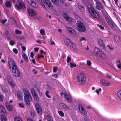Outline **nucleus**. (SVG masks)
<instances>
[{
  "instance_id": "obj_1",
  "label": "nucleus",
  "mask_w": 121,
  "mask_h": 121,
  "mask_svg": "<svg viewBox=\"0 0 121 121\" xmlns=\"http://www.w3.org/2000/svg\"><path fill=\"white\" fill-rule=\"evenodd\" d=\"M8 60L9 67L12 73L15 77H19L20 72L15 62L11 58H8Z\"/></svg>"
},
{
  "instance_id": "obj_2",
  "label": "nucleus",
  "mask_w": 121,
  "mask_h": 121,
  "mask_svg": "<svg viewBox=\"0 0 121 121\" xmlns=\"http://www.w3.org/2000/svg\"><path fill=\"white\" fill-rule=\"evenodd\" d=\"M24 94V101L26 105L30 106V102L32 101V98L29 91L26 89H24L23 90Z\"/></svg>"
},
{
  "instance_id": "obj_3",
  "label": "nucleus",
  "mask_w": 121,
  "mask_h": 121,
  "mask_svg": "<svg viewBox=\"0 0 121 121\" xmlns=\"http://www.w3.org/2000/svg\"><path fill=\"white\" fill-rule=\"evenodd\" d=\"M88 9L91 15L94 17L96 19H99V16L97 13L96 10L91 4H88L87 5Z\"/></svg>"
},
{
  "instance_id": "obj_4",
  "label": "nucleus",
  "mask_w": 121,
  "mask_h": 121,
  "mask_svg": "<svg viewBox=\"0 0 121 121\" xmlns=\"http://www.w3.org/2000/svg\"><path fill=\"white\" fill-rule=\"evenodd\" d=\"M103 15L104 18L109 25L113 30H114V28H116L117 26L114 23L108 15L104 14H103Z\"/></svg>"
},
{
  "instance_id": "obj_5",
  "label": "nucleus",
  "mask_w": 121,
  "mask_h": 121,
  "mask_svg": "<svg viewBox=\"0 0 121 121\" xmlns=\"http://www.w3.org/2000/svg\"><path fill=\"white\" fill-rule=\"evenodd\" d=\"M76 26L77 30L80 32H84L86 30V28L85 25L80 21H77Z\"/></svg>"
},
{
  "instance_id": "obj_6",
  "label": "nucleus",
  "mask_w": 121,
  "mask_h": 121,
  "mask_svg": "<svg viewBox=\"0 0 121 121\" xmlns=\"http://www.w3.org/2000/svg\"><path fill=\"white\" fill-rule=\"evenodd\" d=\"M77 79L80 85L84 84L86 82V77L83 73H80L77 76Z\"/></svg>"
},
{
  "instance_id": "obj_7",
  "label": "nucleus",
  "mask_w": 121,
  "mask_h": 121,
  "mask_svg": "<svg viewBox=\"0 0 121 121\" xmlns=\"http://www.w3.org/2000/svg\"><path fill=\"white\" fill-rule=\"evenodd\" d=\"M31 91L32 95L35 100L37 102H39V101L38 96L36 92L33 88H31Z\"/></svg>"
},
{
  "instance_id": "obj_8",
  "label": "nucleus",
  "mask_w": 121,
  "mask_h": 121,
  "mask_svg": "<svg viewBox=\"0 0 121 121\" xmlns=\"http://www.w3.org/2000/svg\"><path fill=\"white\" fill-rule=\"evenodd\" d=\"M26 0L32 7L35 9L38 7V4L34 0Z\"/></svg>"
},
{
  "instance_id": "obj_9",
  "label": "nucleus",
  "mask_w": 121,
  "mask_h": 121,
  "mask_svg": "<svg viewBox=\"0 0 121 121\" xmlns=\"http://www.w3.org/2000/svg\"><path fill=\"white\" fill-rule=\"evenodd\" d=\"M27 11L28 14L31 17L35 16L37 14L36 12L33 9L31 8H28Z\"/></svg>"
},
{
  "instance_id": "obj_10",
  "label": "nucleus",
  "mask_w": 121,
  "mask_h": 121,
  "mask_svg": "<svg viewBox=\"0 0 121 121\" xmlns=\"http://www.w3.org/2000/svg\"><path fill=\"white\" fill-rule=\"evenodd\" d=\"M36 109L37 112L39 115H41L42 113V110L39 104L36 103L35 104Z\"/></svg>"
},
{
  "instance_id": "obj_11",
  "label": "nucleus",
  "mask_w": 121,
  "mask_h": 121,
  "mask_svg": "<svg viewBox=\"0 0 121 121\" xmlns=\"http://www.w3.org/2000/svg\"><path fill=\"white\" fill-rule=\"evenodd\" d=\"M15 7L17 9H22L23 10H24L26 9V7L24 4L20 1L19 2V5H18L17 4L15 5Z\"/></svg>"
},
{
  "instance_id": "obj_12",
  "label": "nucleus",
  "mask_w": 121,
  "mask_h": 121,
  "mask_svg": "<svg viewBox=\"0 0 121 121\" xmlns=\"http://www.w3.org/2000/svg\"><path fill=\"white\" fill-rule=\"evenodd\" d=\"M78 108L80 111H81V113H82L84 115L86 116L87 113L86 111L84 109L82 105H78Z\"/></svg>"
},
{
  "instance_id": "obj_13",
  "label": "nucleus",
  "mask_w": 121,
  "mask_h": 121,
  "mask_svg": "<svg viewBox=\"0 0 121 121\" xmlns=\"http://www.w3.org/2000/svg\"><path fill=\"white\" fill-rule=\"evenodd\" d=\"M8 83L10 86L12 88H14L15 86V83L13 81V79L11 78H9L7 79Z\"/></svg>"
},
{
  "instance_id": "obj_14",
  "label": "nucleus",
  "mask_w": 121,
  "mask_h": 121,
  "mask_svg": "<svg viewBox=\"0 0 121 121\" xmlns=\"http://www.w3.org/2000/svg\"><path fill=\"white\" fill-rule=\"evenodd\" d=\"M97 40L99 45L101 48L103 49H105V47L103 40L100 39H98Z\"/></svg>"
},
{
  "instance_id": "obj_15",
  "label": "nucleus",
  "mask_w": 121,
  "mask_h": 121,
  "mask_svg": "<svg viewBox=\"0 0 121 121\" xmlns=\"http://www.w3.org/2000/svg\"><path fill=\"white\" fill-rule=\"evenodd\" d=\"M0 113L1 115H5L6 114L5 110L2 105H0Z\"/></svg>"
},
{
  "instance_id": "obj_16",
  "label": "nucleus",
  "mask_w": 121,
  "mask_h": 121,
  "mask_svg": "<svg viewBox=\"0 0 121 121\" xmlns=\"http://www.w3.org/2000/svg\"><path fill=\"white\" fill-rule=\"evenodd\" d=\"M72 42L69 39H66L65 40V43L67 47H71V44Z\"/></svg>"
},
{
  "instance_id": "obj_17",
  "label": "nucleus",
  "mask_w": 121,
  "mask_h": 121,
  "mask_svg": "<svg viewBox=\"0 0 121 121\" xmlns=\"http://www.w3.org/2000/svg\"><path fill=\"white\" fill-rule=\"evenodd\" d=\"M46 4L49 9H52L53 8V5L51 2L49 0H46Z\"/></svg>"
},
{
  "instance_id": "obj_18",
  "label": "nucleus",
  "mask_w": 121,
  "mask_h": 121,
  "mask_svg": "<svg viewBox=\"0 0 121 121\" xmlns=\"http://www.w3.org/2000/svg\"><path fill=\"white\" fill-rule=\"evenodd\" d=\"M100 82L102 85L104 86H109L110 85V83L104 79L100 80Z\"/></svg>"
},
{
  "instance_id": "obj_19",
  "label": "nucleus",
  "mask_w": 121,
  "mask_h": 121,
  "mask_svg": "<svg viewBox=\"0 0 121 121\" xmlns=\"http://www.w3.org/2000/svg\"><path fill=\"white\" fill-rule=\"evenodd\" d=\"M64 96L65 99L68 102L70 103L71 102V98L68 94H65L64 95Z\"/></svg>"
},
{
  "instance_id": "obj_20",
  "label": "nucleus",
  "mask_w": 121,
  "mask_h": 121,
  "mask_svg": "<svg viewBox=\"0 0 121 121\" xmlns=\"http://www.w3.org/2000/svg\"><path fill=\"white\" fill-rule=\"evenodd\" d=\"M95 4L96 5V8L99 10H100L101 9H102L104 8L102 4L100 3H96Z\"/></svg>"
},
{
  "instance_id": "obj_21",
  "label": "nucleus",
  "mask_w": 121,
  "mask_h": 121,
  "mask_svg": "<svg viewBox=\"0 0 121 121\" xmlns=\"http://www.w3.org/2000/svg\"><path fill=\"white\" fill-rule=\"evenodd\" d=\"M98 55L100 58L102 59H105L106 57V56L101 50V51H100V52H99Z\"/></svg>"
},
{
  "instance_id": "obj_22",
  "label": "nucleus",
  "mask_w": 121,
  "mask_h": 121,
  "mask_svg": "<svg viewBox=\"0 0 121 121\" xmlns=\"http://www.w3.org/2000/svg\"><path fill=\"white\" fill-rule=\"evenodd\" d=\"M17 96L18 99L20 100L22 99V94L20 92L18 91L17 92Z\"/></svg>"
},
{
  "instance_id": "obj_23",
  "label": "nucleus",
  "mask_w": 121,
  "mask_h": 121,
  "mask_svg": "<svg viewBox=\"0 0 121 121\" xmlns=\"http://www.w3.org/2000/svg\"><path fill=\"white\" fill-rule=\"evenodd\" d=\"M1 88L3 92L4 93H6L8 91V89L5 85H2Z\"/></svg>"
},
{
  "instance_id": "obj_24",
  "label": "nucleus",
  "mask_w": 121,
  "mask_h": 121,
  "mask_svg": "<svg viewBox=\"0 0 121 121\" xmlns=\"http://www.w3.org/2000/svg\"><path fill=\"white\" fill-rule=\"evenodd\" d=\"M66 29L67 31H69V32L71 34H73V29L70 27L66 26Z\"/></svg>"
},
{
  "instance_id": "obj_25",
  "label": "nucleus",
  "mask_w": 121,
  "mask_h": 121,
  "mask_svg": "<svg viewBox=\"0 0 121 121\" xmlns=\"http://www.w3.org/2000/svg\"><path fill=\"white\" fill-rule=\"evenodd\" d=\"M71 47L68 48H70L71 50L74 51L76 49L75 47L74 44V43L73 42H71Z\"/></svg>"
},
{
  "instance_id": "obj_26",
  "label": "nucleus",
  "mask_w": 121,
  "mask_h": 121,
  "mask_svg": "<svg viewBox=\"0 0 121 121\" xmlns=\"http://www.w3.org/2000/svg\"><path fill=\"white\" fill-rule=\"evenodd\" d=\"M6 107L7 109L9 111H11L13 109V107L12 105L9 104H6Z\"/></svg>"
},
{
  "instance_id": "obj_27",
  "label": "nucleus",
  "mask_w": 121,
  "mask_h": 121,
  "mask_svg": "<svg viewBox=\"0 0 121 121\" xmlns=\"http://www.w3.org/2000/svg\"><path fill=\"white\" fill-rule=\"evenodd\" d=\"M101 50L98 48H94V51L95 53L96 54H98L99 52L101 51Z\"/></svg>"
},
{
  "instance_id": "obj_28",
  "label": "nucleus",
  "mask_w": 121,
  "mask_h": 121,
  "mask_svg": "<svg viewBox=\"0 0 121 121\" xmlns=\"http://www.w3.org/2000/svg\"><path fill=\"white\" fill-rule=\"evenodd\" d=\"M5 115H2L0 117L1 121H7V119L5 117Z\"/></svg>"
},
{
  "instance_id": "obj_29",
  "label": "nucleus",
  "mask_w": 121,
  "mask_h": 121,
  "mask_svg": "<svg viewBox=\"0 0 121 121\" xmlns=\"http://www.w3.org/2000/svg\"><path fill=\"white\" fill-rule=\"evenodd\" d=\"M66 20L69 22L70 23H72V22H74L75 21L74 19H73L69 17V18H68V19Z\"/></svg>"
},
{
  "instance_id": "obj_30",
  "label": "nucleus",
  "mask_w": 121,
  "mask_h": 121,
  "mask_svg": "<svg viewBox=\"0 0 121 121\" xmlns=\"http://www.w3.org/2000/svg\"><path fill=\"white\" fill-rule=\"evenodd\" d=\"M5 6L8 7H9L11 6V3L9 1H6L5 4Z\"/></svg>"
},
{
  "instance_id": "obj_31",
  "label": "nucleus",
  "mask_w": 121,
  "mask_h": 121,
  "mask_svg": "<svg viewBox=\"0 0 121 121\" xmlns=\"http://www.w3.org/2000/svg\"><path fill=\"white\" fill-rule=\"evenodd\" d=\"M53 3L56 5H58L59 4V2L58 0H51Z\"/></svg>"
},
{
  "instance_id": "obj_32",
  "label": "nucleus",
  "mask_w": 121,
  "mask_h": 121,
  "mask_svg": "<svg viewBox=\"0 0 121 121\" xmlns=\"http://www.w3.org/2000/svg\"><path fill=\"white\" fill-rule=\"evenodd\" d=\"M23 54L22 57L24 58V60H25V61L26 62H27L28 61V58L26 56V55L23 52Z\"/></svg>"
},
{
  "instance_id": "obj_33",
  "label": "nucleus",
  "mask_w": 121,
  "mask_h": 121,
  "mask_svg": "<svg viewBox=\"0 0 121 121\" xmlns=\"http://www.w3.org/2000/svg\"><path fill=\"white\" fill-rule=\"evenodd\" d=\"M117 95L119 98L121 100V90H118Z\"/></svg>"
},
{
  "instance_id": "obj_34",
  "label": "nucleus",
  "mask_w": 121,
  "mask_h": 121,
  "mask_svg": "<svg viewBox=\"0 0 121 121\" xmlns=\"http://www.w3.org/2000/svg\"><path fill=\"white\" fill-rule=\"evenodd\" d=\"M46 118L48 121H53L52 118L49 116L47 115L46 116Z\"/></svg>"
},
{
  "instance_id": "obj_35",
  "label": "nucleus",
  "mask_w": 121,
  "mask_h": 121,
  "mask_svg": "<svg viewBox=\"0 0 121 121\" xmlns=\"http://www.w3.org/2000/svg\"><path fill=\"white\" fill-rule=\"evenodd\" d=\"M14 121H22L21 118L18 116L14 118Z\"/></svg>"
},
{
  "instance_id": "obj_36",
  "label": "nucleus",
  "mask_w": 121,
  "mask_h": 121,
  "mask_svg": "<svg viewBox=\"0 0 121 121\" xmlns=\"http://www.w3.org/2000/svg\"><path fill=\"white\" fill-rule=\"evenodd\" d=\"M64 17L67 20L69 18V17L66 13H64L63 14Z\"/></svg>"
},
{
  "instance_id": "obj_37",
  "label": "nucleus",
  "mask_w": 121,
  "mask_h": 121,
  "mask_svg": "<svg viewBox=\"0 0 121 121\" xmlns=\"http://www.w3.org/2000/svg\"><path fill=\"white\" fill-rule=\"evenodd\" d=\"M39 2L40 5L42 6L43 8L45 9V7L43 3L42 2L41 0H38Z\"/></svg>"
},
{
  "instance_id": "obj_38",
  "label": "nucleus",
  "mask_w": 121,
  "mask_h": 121,
  "mask_svg": "<svg viewBox=\"0 0 121 121\" xmlns=\"http://www.w3.org/2000/svg\"><path fill=\"white\" fill-rule=\"evenodd\" d=\"M62 108L65 111H66L69 109V108L65 104L64 105V106Z\"/></svg>"
},
{
  "instance_id": "obj_39",
  "label": "nucleus",
  "mask_w": 121,
  "mask_h": 121,
  "mask_svg": "<svg viewBox=\"0 0 121 121\" xmlns=\"http://www.w3.org/2000/svg\"><path fill=\"white\" fill-rule=\"evenodd\" d=\"M40 34L43 35L45 34V31L43 29H41L40 30Z\"/></svg>"
},
{
  "instance_id": "obj_40",
  "label": "nucleus",
  "mask_w": 121,
  "mask_h": 121,
  "mask_svg": "<svg viewBox=\"0 0 121 121\" xmlns=\"http://www.w3.org/2000/svg\"><path fill=\"white\" fill-rule=\"evenodd\" d=\"M30 114L31 116L32 117H34L35 116V113L34 111L31 112Z\"/></svg>"
},
{
  "instance_id": "obj_41",
  "label": "nucleus",
  "mask_w": 121,
  "mask_h": 121,
  "mask_svg": "<svg viewBox=\"0 0 121 121\" xmlns=\"http://www.w3.org/2000/svg\"><path fill=\"white\" fill-rule=\"evenodd\" d=\"M15 32L16 34H20L22 33L21 31L17 29H16L15 30Z\"/></svg>"
},
{
  "instance_id": "obj_42",
  "label": "nucleus",
  "mask_w": 121,
  "mask_h": 121,
  "mask_svg": "<svg viewBox=\"0 0 121 121\" xmlns=\"http://www.w3.org/2000/svg\"><path fill=\"white\" fill-rule=\"evenodd\" d=\"M18 105L20 108H24L25 107L24 104L23 103H19Z\"/></svg>"
},
{
  "instance_id": "obj_43",
  "label": "nucleus",
  "mask_w": 121,
  "mask_h": 121,
  "mask_svg": "<svg viewBox=\"0 0 121 121\" xmlns=\"http://www.w3.org/2000/svg\"><path fill=\"white\" fill-rule=\"evenodd\" d=\"M58 113L59 115L61 117H63L64 116V114L62 111H60L58 112Z\"/></svg>"
},
{
  "instance_id": "obj_44",
  "label": "nucleus",
  "mask_w": 121,
  "mask_h": 121,
  "mask_svg": "<svg viewBox=\"0 0 121 121\" xmlns=\"http://www.w3.org/2000/svg\"><path fill=\"white\" fill-rule=\"evenodd\" d=\"M101 89L100 88H99L98 90H96L95 91V92L97 93L98 95H99V91H101Z\"/></svg>"
},
{
  "instance_id": "obj_45",
  "label": "nucleus",
  "mask_w": 121,
  "mask_h": 121,
  "mask_svg": "<svg viewBox=\"0 0 121 121\" xmlns=\"http://www.w3.org/2000/svg\"><path fill=\"white\" fill-rule=\"evenodd\" d=\"M13 52L15 54H17L18 53V51L17 49L16 48H13Z\"/></svg>"
},
{
  "instance_id": "obj_46",
  "label": "nucleus",
  "mask_w": 121,
  "mask_h": 121,
  "mask_svg": "<svg viewBox=\"0 0 121 121\" xmlns=\"http://www.w3.org/2000/svg\"><path fill=\"white\" fill-rule=\"evenodd\" d=\"M70 65L71 66V68H73V67H75L76 66V65L75 64H73L72 63H70Z\"/></svg>"
},
{
  "instance_id": "obj_47",
  "label": "nucleus",
  "mask_w": 121,
  "mask_h": 121,
  "mask_svg": "<svg viewBox=\"0 0 121 121\" xmlns=\"http://www.w3.org/2000/svg\"><path fill=\"white\" fill-rule=\"evenodd\" d=\"M71 60V59L70 57L68 56L67 57V63L69 62Z\"/></svg>"
},
{
  "instance_id": "obj_48",
  "label": "nucleus",
  "mask_w": 121,
  "mask_h": 121,
  "mask_svg": "<svg viewBox=\"0 0 121 121\" xmlns=\"http://www.w3.org/2000/svg\"><path fill=\"white\" fill-rule=\"evenodd\" d=\"M58 68L56 66H54L53 68V72H55L57 70Z\"/></svg>"
},
{
  "instance_id": "obj_49",
  "label": "nucleus",
  "mask_w": 121,
  "mask_h": 121,
  "mask_svg": "<svg viewBox=\"0 0 121 121\" xmlns=\"http://www.w3.org/2000/svg\"><path fill=\"white\" fill-rule=\"evenodd\" d=\"M0 101L1 102L3 101V95L0 93Z\"/></svg>"
},
{
  "instance_id": "obj_50",
  "label": "nucleus",
  "mask_w": 121,
  "mask_h": 121,
  "mask_svg": "<svg viewBox=\"0 0 121 121\" xmlns=\"http://www.w3.org/2000/svg\"><path fill=\"white\" fill-rule=\"evenodd\" d=\"M87 64L89 66H90L91 65V63L90 61L87 60Z\"/></svg>"
},
{
  "instance_id": "obj_51",
  "label": "nucleus",
  "mask_w": 121,
  "mask_h": 121,
  "mask_svg": "<svg viewBox=\"0 0 121 121\" xmlns=\"http://www.w3.org/2000/svg\"><path fill=\"white\" fill-rule=\"evenodd\" d=\"M97 26H99V27L100 29H103L104 28V27L103 26H102L101 25L98 24Z\"/></svg>"
},
{
  "instance_id": "obj_52",
  "label": "nucleus",
  "mask_w": 121,
  "mask_h": 121,
  "mask_svg": "<svg viewBox=\"0 0 121 121\" xmlns=\"http://www.w3.org/2000/svg\"><path fill=\"white\" fill-rule=\"evenodd\" d=\"M10 43L12 46H13L15 43V42L13 40H11L10 42Z\"/></svg>"
},
{
  "instance_id": "obj_53",
  "label": "nucleus",
  "mask_w": 121,
  "mask_h": 121,
  "mask_svg": "<svg viewBox=\"0 0 121 121\" xmlns=\"http://www.w3.org/2000/svg\"><path fill=\"white\" fill-rule=\"evenodd\" d=\"M44 56L42 55H38L37 57V58L39 59L40 58H42L44 57Z\"/></svg>"
},
{
  "instance_id": "obj_54",
  "label": "nucleus",
  "mask_w": 121,
  "mask_h": 121,
  "mask_svg": "<svg viewBox=\"0 0 121 121\" xmlns=\"http://www.w3.org/2000/svg\"><path fill=\"white\" fill-rule=\"evenodd\" d=\"M80 9L81 10H82V12H83L84 11V10L83 9L84 7L81 5H80Z\"/></svg>"
},
{
  "instance_id": "obj_55",
  "label": "nucleus",
  "mask_w": 121,
  "mask_h": 121,
  "mask_svg": "<svg viewBox=\"0 0 121 121\" xmlns=\"http://www.w3.org/2000/svg\"><path fill=\"white\" fill-rule=\"evenodd\" d=\"M65 104L63 103H61L60 104V106L61 108H62Z\"/></svg>"
},
{
  "instance_id": "obj_56",
  "label": "nucleus",
  "mask_w": 121,
  "mask_h": 121,
  "mask_svg": "<svg viewBox=\"0 0 121 121\" xmlns=\"http://www.w3.org/2000/svg\"><path fill=\"white\" fill-rule=\"evenodd\" d=\"M38 92L39 95L40 96L42 95L43 94H42V92H41V91H40V90H38Z\"/></svg>"
},
{
  "instance_id": "obj_57",
  "label": "nucleus",
  "mask_w": 121,
  "mask_h": 121,
  "mask_svg": "<svg viewBox=\"0 0 121 121\" xmlns=\"http://www.w3.org/2000/svg\"><path fill=\"white\" fill-rule=\"evenodd\" d=\"M83 40L86 41L85 38L84 37H81L80 38V41H81Z\"/></svg>"
},
{
  "instance_id": "obj_58",
  "label": "nucleus",
  "mask_w": 121,
  "mask_h": 121,
  "mask_svg": "<svg viewBox=\"0 0 121 121\" xmlns=\"http://www.w3.org/2000/svg\"><path fill=\"white\" fill-rule=\"evenodd\" d=\"M46 86L47 87V89L49 90H51V88L49 85L48 84H46Z\"/></svg>"
},
{
  "instance_id": "obj_59",
  "label": "nucleus",
  "mask_w": 121,
  "mask_h": 121,
  "mask_svg": "<svg viewBox=\"0 0 121 121\" xmlns=\"http://www.w3.org/2000/svg\"><path fill=\"white\" fill-rule=\"evenodd\" d=\"M22 51H24L26 50V48L25 46H22Z\"/></svg>"
},
{
  "instance_id": "obj_60",
  "label": "nucleus",
  "mask_w": 121,
  "mask_h": 121,
  "mask_svg": "<svg viewBox=\"0 0 121 121\" xmlns=\"http://www.w3.org/2000/svg\"><path fill=\"white\" fill-rule=\"evenodd\" d=\"M107 47L109 48V49L110 50H114V48H111V46L109 45H108L107 46Z\"/></svg>"
},
{
  "instance_id": "obj_61",
  "label": "nucleus",
  "mask_w": 121,
  "mask_h": 121,
  "mask_svg": "<svg viewBox=\"0 0 121 121\" xmlns=\"http://www.w3.org/2000/svg\"><path fill=\"white\" fill-rule=\"evenodd\" d=\"M34 51L35 52H37L38 51V50L39 49V48H34Z\"/></svg>"
},
{
  "instance_id": "obj_62",
  "label": "nucleus",
  "mask_w": 121,
  "mask_h": 121,
  "mask_svg": "<svg viewBox=\"0 0 121 121\" xmlns=\"http://www.w3.org/2000/svg\"><path fill=\"white\" fill-rule=\"evenodd\" d=\"M117 67L119 69H121V64H119L117 65Z\"/></svg>"
},
{
  "instance_id": "obj_63",
  "label": "nucleus",
  "mask_w": 121,
  "mask_h": 121,
  "mask_svg": "<svg viewBox=\"0 0 121 121\" xmlns=\"http://www.w3.org/2000/svg\"><path fill=\"white\" fill-rule=\"evenodd\" d=\"M52 76H54L55 78H56L58 77V75L57 74H53L52 75Z\"/></svg>"
},
{
  "instance_id": "obj_64",
  "label": "nucleus",
  "mask_w": 121,
  "mask_h": 121,
  "mask_svg": "<svg viewBox=\"0 0 121 121\" xmlns=\"http://www.w3.org/2000/svg\"><path fill=\"white\" fill-rule=\"evenodd\" d=\"M27 121H33L32 119L30 118H28L27 119Z\"/></svg>"
}]
</instances>
